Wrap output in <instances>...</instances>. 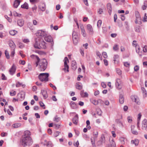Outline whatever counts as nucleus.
I'll list each match as a JSON object with an SVG mask.
<instances>
[{
    "label": "nucleus",
    "mask_w": 147,
    "mask_h": 147,
    "mask_svg": "<svg viewBox=\"0 0 147 147\" xmlns=\"http://www.w3.org/2000/svg\"><path fill=\"white\" fill-rule=\"evenodd\" d=\"M31 134L28 130L25 131L20 140V142L21 145L24 147L30 146L33 143V141L31 137Z\"/></svg>",
    "instance_id": "f257e3e1"
},
{
    "label": "nucleus",
    "mask_w": 147,
    "mask_h": 147,
    "mask_svg": "<svg viewBox=\"0 0 147 147\" xmlns=\"http://www.w3.org/2000/svg\"><path fill=\"white\" fill-rule=\"evenodd\" d=\"M34 47L37 49H45L46 48V43L44 41V39L39 40V39H36Z\"/></svg>",
    "instance_id": "f03ea898"
},
{
    "label": "nucleus",
    "mask_w": 147,
    "mask_h": 147,
    "mask_svg": "<svg viewBox=\"0 0 147 147\" xmlns=\"http://www.w3.org/2000/svg\"><path fill=\"white\" fill-rule=\"evenodd\" d=\"M47 34L46 31L42 30H38L36 33V35L38 37L36 39H39V40L44 39Z\"/></svg>",
    "instance_id": "7ed1b4c3"
},
{
    "label": "nucleus",
    "mask_w": 147,
    "mask_h": 147,
    "mask_svg": "<svg viewBox=\"0 0 147 147\" xmlns=\"http://www.w3.org/2000/svg\"><path fill=\"white\" fill-rule=\"evenodd\" d=\"M49 74L48 73H41L38 76V78L41 82H47L49 80Z\"/></svg>",
    "instance_id": "20e7f679"
},
{
    "label": "nucleus",
    "mask_w": 147,
    "mask_h": 147,
    "mask_svg": "<svg viewBox=\"0 0 147 147\" xmlns=\"http://www.w3.org/2000/svg\"><path fill=\"white\" fill-rule=\"evenodd\" d=\"M47 62L45 59H42L40 60L39 63L40 69L41 71H45L47 67Z\"/></svg>",
    "instance_id": "39448f33"
},
{
    "label": "nucleus",
    "mask_w": 147,
    "mask_h": 147,
    "mask_svg": "<svg viewBox=\"0 0 147 147\" xmlns=\"http://www.w3.org/2000/svg\"><path fill=\"white\" fill-rule=\"evenodd\" d=\"M72 40L74 45H76L78 43L79 40L78 32L73 31L72 34Z\"/></svg>",
    "instance_id": "423d86ee"
},
{
    "label": "nucleus",
    "mask_w": 147,
    "mask_h": 147,
    "mask_svg": "<svg viewBox=\"0 0 147 147\" xmlns=\"http://www.w3.org/2000/svg\"><path fill=\"white\" fill-rule=\"evenodd\" d=\"M105 142V136L103 134L101 135L100 138L99 140H98L96 142V145L98 146H102L103 143Z\"/></svg>",
    "instance_id": "0eeeda50"
},
{
    "label": "nucleus",
    "mask_w": 147,
    "mask_h": 147,
    "mask_svg": "<svg viewBox=\"0 0 147 147\" xmlns=\"http://www.w3.org/2000/svg\"><path fill=\"white\" fill-rule=\"evenodd\" d=\"M45 40L48 42H50L51 44V46L52 47L54 45V42L53 41L52 37L50 36L49 35L47 34V36L44 38Z\"/></svg>",
    "instance_id": "6e6552de"
},
{
    "label": "nucleus",
    "mask_w": 147,
    "mask_h": 147,
    "mask_svg": "<svg viewBox=\"0 0 147 147\" xmlns=\"http://www.w3.org/2000/svg\"><path fill=\"white\" fill-rule=\"evenodd\" d=\"M87 29L88 33L90 35H92L94 33V31L92 26L90 24H88L86 26Z\"/></svg>",
    "instance_id": "1a4fd4ad"
},
{
    "label": "nucleus",
    "mask_w": 147,
    "mask_h": 147,
    "mask_svg": "<svg viewBox=\"0 0 147 147\" xmlns=\"http://www.w3.org/2000/svg\"><path fill=\"white\" fill-rule=\"evenodd\" d=\"M64 68L63 69L64 70H65L66 69L67 72L69 71V66L67 64V62H69L68 59L67 57H65L64 60Z\"/></svg>",
    "instance_id": "9d476101"
},
{
    "label": "nucleus",
    "mask_w": 147,
    "mask_h": 147,
    "mask_svg": "<svg viewBox=\"0 0 147 147\" xmlns=\"http://www.w3.org/2000/svg\"><path fill=\"white\" fill-rule=\"evenodd\" d=\"M131 98L133 101L135 102L138 105L140 104L139 99L137 96L132 95L131 96Z\"/></svg>",
    "instance_id": "9b49d317"
},
{
    "label": "nucleus",
    "mask_w": 147,
    "mask_h": 147,
    "mask_svg": "<svg viewBox=\"0 0 147 147\" xmlns=\"http://www.w3.org/2000/svg\"><path fill=\"white\" fill-rule=\"evenodd\" d=\"M30 57L32 58L35 60L36 67H37L40 61V59L39 57L37 56L34 55H31Z\"/></svg>",
    "instance_id": "f8f14e48"
},
{
    "label": "nucleus",
    "mask_w": 147,
    "mask_h": 147,
    "mask_svg": "<svg viewBox=\"0 0 147 147\" xmlns=\"http://www.w3.org/2000/svg\"><path fill=\"white\" fill-rule=\"evenodd\" d=\"M115 85L116 87L118 89H120L121 88L122 86L121 84V80L120 79L118 78L117 79Z\"/></svg>",
    "instance_id": "ddd939ff"
},
{
    "label": "nucleus",
    "mask_w": 147,
    "mask_h": 147,
    "mask_svg": "<svg viewBox=\"0 0 147 147\" xmlns=\"http://www.w3.org/2000/svg\"><path fill=\"white\" fill-rule=\"evenodd\" d=\"M16 69L15 66L14 65H13L9 70L10 74L11 75H13L14 74L16 71Z\"/></svg>",
    "instance_id": "4468645a"
},
{
    "label": "nucleus",
    "mask_w": 147,
    "mask_h": 147,
    "mask_svg": "<svg viewBox=\"0 0 147 147\" xmlns=\"http://www.w3.org/2000/svg\"><path fill=\"white\" fill-rule=\"evenodd\" d=\"M8 42L9 45L11 48V49H15L16 46L13 42L12 40H10Z\"/></svg>",
    "instance_id": "2eb2a0df"
},
{
    "label": "nucleus",
    "mask_w": 147,
    "mask_h": 147,
    "mask_svg": "<svg viewBox=\"0 0 147 147\" xmlns=\"http://www.w3.org/2000/svg\"><path fill=\"white\" fill-rule=\"evenodd\" d=\"M142 129H143L146 130L147 131V120L144 119L142 122Z\"/></svg>",
    "instance_id": "dca6fc26"
},
{
    "label": "nucleus",
    "mask_w": 147,
    "mask_h": 147,
    "mask_svg": "<svg viewBox=\"0 0 147 147\" xmlns=\"http://www.w3.org/2000/svg\"><path fill=\"white\" fill-rule=\"evenodd\" d=\"M72 121L74 124L77 125L78 121V115L76 114L72 119Z\"/></svg>",
    "instance_id": "f3484780"
},
{
    "label": "nucleus",
    "mask_w": 147,
    "mask_h": 147,
    "mask_svg": "<svg viewBox=\"0 0 147 147\" xmlns=\"http://www.w3.org/2000/svg\"><path fill=\"white\" fill-rule=\"evenodd\" d=\"M69 105L71 108L73 109H77L78 108V105L77 104H76L73 101H71Z\"/></svg>",
    "instance_id": "a211bd4d"
},
{
    "label": "nucleus",
    "mask_w": 147,
    "mask_h": 147,
    "mask_svg": "<svg viewBox=\"0 0 147 147\" xmlns=\"http://www.w3.org/2000/svg\"><path fill=\"white\" fill-rule=\"evenodd\" d=\"M41 93L42 95L43 98L46 99L47 98L48 96L47 92L45 90H41Z\"/></svg>",
    "instance_id": "6ab92c4d"
},
{
    "label": "nucleus",
    "mask_w": 147,
    "mask_h": 147,
    "mask_svg": "<svg viewBox=\"0 0 147 147\" xmlns=\"http://www.w3.org/2000/svg\"><path fill=\"white\" fill-rule=\"evenodd\" d=\"M80 28L81 29V33L83 36L84 37H86V35L83 26L82 25H81L80 26Z\"/></svg>",
    "instance_id": "aec40b11"
},
{
    "label": "nucleus",
    "mask_w": 147,
    "mask_h": 147,
    "mask_svg": "<svg viewBox=\"0 0 147 147\" xmlns=\"http://www.w3.org/2000/svg\"><path fill=\"white\" fill-rule=\"evenodd\" d=\"M17 24L19 26L22 27L24 24V20L23 19L19 20L17 21Z\"/></svg>",
    "instance_id": "412c9836"
},
{
    "label": "nucleus",
    "mask_w": 147,
    "mask_h": 147,
    "mask_svg": "<svg viewBox=\"0 0 147 147\" xmlns=\"http://www.w3.org/2000/svg\"><path fill=\"white\" fill-rule=\"evenodd\" d=\"M107 9L108 10L109 13V15H111L112 9L111 8V5L110 3H108L107 5Z\"/></svg>",
    "instance_id": "4be33fe9"
},
{
    "label": "nucleus",
    "mask_w": 147,
    "mask_h": 147,
    "mask_svg": "<svg viewBox=\"0 0 147 147\" xmlns=\"http://www.w3.org/2000/svg\"><path fill=\"white\" fill-rule=\"evenodd\" d=\"M80 94L82 97H87L88 96V94L87 92H84V90H82L80 92Z\"/></svg>",
    "instance_id": "5701e85b"
},
{
    "label": "nucleus",
    "mask_w": 147,
    "mask_h": 147,
    "mask_svg": "<svg viewBox=\"0 0 147 147\" xmlns=\"http://www.w3.org/2000/svg\"><path fill=\"white\" fill-rule=\"evenodd\" d=\"M76 88L77 89L80 90L82 88V85L80 83H77L76 84Z\"/></svg>",
    "instance_id": "b1692460"
},
{
    "label": "nucleus",
    "mask_w": 147,
    "mask_h": 147,
    "mask_svg": "<svg viewBox=\"0 0 147 147\" xmlns=\"http://www.w3.org/2000/svg\"><path fill=\"white\" fill-rule=\"evenodd\" d=\"M98 135V132L97 131H94L93 133L92 138L94 140H96Z\"/></svg>",
    "instance_id": "393cba45"
},
{
    "label": "nucleus",
    "mask_w": 147,
    "mask_h": 147,
    "mask_svg": "<svg viewBox=\"0 0 147 147\" xmlns=\"http://www.w3.org/2000/svg\"><path fill=\"white\" fill-rule=\"evenodd\" d=\"M71 66L72 69L74 70H75L76 69L77 65L75 61H73L72 62Z\"/></svg>",
    "instance_id": "a878e982"
},
{
    "label": "nucleus",
    "mask_w": 147,
    "mask_h": 147,
    "mask_svg": "<svg viewBox=\"0 0 147 147\" xmlns=\"http://www.w3.org/2000/svg\"><path fill=\"white\" fill-rule=\"evenodd\" d=\"M119 102L121 104H122L124 102V99L122 95L120 94L119 95Z\"/></svg>",
    "instance_id": "bb28decb"
},
{
    "label": "nucleus",
    "mask_w": 147,
    "mask_h": 147,
    "mask_svg": "<svg viewBox=\"0 0 147 147\" xmlns=\"http://www.w3.org/2000/svg\"><path fill=\"white\" fill-rule=\"evenodd\" d=\"M131 143L132 144H134L136 146H137L138 144L139 141L137 139H135L134 140H132L131 141Z\"/></svg>",
    "instance_id": "cd10ccee"
},
{
    "label": "nucleus",
    "mask_w": 147,
    "mask_h": 147,
    "mask_svg": "<svg viewBox=\"0 0 147 147\" xmlns=\"http://www.w3.org/2000/svg\"><path fill=\"white\" fill-rule=\"evenodd\" d=\"M115 143L113 140H112L111 142H110V145L107 147H115Z\"/></svg>",
    "instance_id": "c85d7f7f"
},
{
    "label": "nucleus",
    "mask_w": 147,
    "mask_h": 147,
    "mask_svg": "<svg viewBox=\"0 0 147 147\" xmlns=\"http://www.w3.org/2000/svg\"><path fill=\"white\" fill-rule=\"evenodd\" d=\"M143 94V96L144 98L146 96V91L144 88L142 87L141 88Z\"/></svg>",
    "instance_id": "c756f323"
},
{
    "label": "nucleus",
    "mask_w": 147,
    "mask_h": 147,
    "mask_svg": "<svg viewBox=\"0 0 147 147\" xmlns=\"http://www.w3.org/2000/svg\"><path fill=\"white\" fill-rule=\"evenodd\" d=\"M20 3V1H15L13 4V6L16 8H17Z\"/></svg>",
    "instance_id": "7c9ffc66"
},
{
    "label": "nucleus",
    "mask_w": 147,
    "mask_h": 147,
    "mask_svg": "<svg viewBox=\"0 0 147 147\" xmlns=\"http://www.w3.org/2000/svg\"><path fill=\"white\" fill-rule=\"evenodd\" d=\"M17 33V31L14 30H11L9 31L10 34L12 36L15 35Z\"/></svg>",
    "instance_id": "2f4dec72"
},
{
    "label": "nucleus",
    "mask_w": 147,
    "mask_h": 147,
    "mask_svg": "<svg viewBox=\"0 0 147 147\" xmlns=\"http://www.w3.org/2000/svg\"><path fill=\"white\" fill-rule=\"evenodd\" d=\"M21 7L22 8L24 9H28V4L26 3H25L24 4L22 5Z\"/></svg>",
    "instance_id": "473e14b6"
},
{
    "label": "nucleus",
    "mask_w": 147,
    "mask_h": 147,
    "mask_svg": "<svg viewBox=\"0 0 147 147\" xmlns=\"http://www.w3.org/2000/svg\"><path fill=\"white\" fill-rule=\"evenodd\" d=\"M96 140H94V139H93L92 138H91V141L92 147H96V145L95 143V141Z\"/></svg>",
    "instance_id": "72a5a7b5"
},
{
    "label": "nucleus",
    "mask_w": 147,
    "mask_h": 147,
    "mask_svg": "<svg viewBox=\"0 0 147 147\" xmlns=\"http://www.w3.org/2000/svg\"><path fill=\"white\" fill-rule=\"evenodd\" d=\"M119 58V55H115L113 57V61L115 63L117 60V59Z\"/></svg>",
    "instance_id": "f704fd0d"
},
{
    "label": "nucleus",
    "mask_w": 147,
    "mask_h": 147,
    "mask_svg": "<svg viewBox=\"0 0 147 147\" xmlns=\"http://www.w3.org/2000/svg\"><path fill=\"white\" fill-rule=\"evenodd\" d=\"M125 138L123 137H121L119 139V141L121 142V144H124L125 143Z\"/></svg>",
    "instance_id": "c9c22d12"
},
{
    "label": "nucleus",
    "mask_w": 147,
    "mask_h": 147,
    "mask_svg": "<svg viewBox=\"0 0 147 147\" xmlns=\"http://www.w3.org/2000/svg\"><path fill=\"white\" fill-rule=\"evenodd\" d=\"M115 121L117 123L119 124L120 125L122 126L123 125L122 122L119 119H116Z\"/></svg>",
    "instance_id": "e433bc0d"
},
{
    "label": "nucleus",
    "mask_w": 147,
    "mask_h": 147,
    "mask_svg": "<svg viewBox=\"0 0 147 147\" xmlns=\"http://www.w3.org/2000/svg\"><path fill=\"white\" fill-rule=\"evenodd\" d=\"M96 53L97 56H98L101 60H102V56L100 53L98 51H96Z\"/></svg>",
    "instance_id": "4c0bfd02"
},
{
    "label": "nucleus",
    "mask_w": 147,
    "mask_h": 147,
    "mask_svg": "<svg viewBox=\"0 0 147 147\" xmlns=\"http://www.w3.org/2000/svg\"><path fill=\"white\" fill-rule=\"evenodd\" d=\"M135 16H136V18L137 19H141L140 14H139V12L138 11H136Z\"/></svg>",
    "instance_id": "58836bf2"
},
{
    "label": "nucleus",
    "mask_w": 147,
    "mask_h": 147,
    "mask_svg": "<svg viewBox=\"0 0 147 147\" xmlns=\"http://www.w3.org/2000/svg\"><path fill=\"white\" fill-rule=\"evenodd\" d=\"M15 53V49H11L10 56L11 57H13Z\"/></svg>",
    "instance_id": "ea45409f"
},
{
    "label": "nucleus",
    "mask_w": 147,
    "mask_h": 147,
    "mask_svg": "<svg viewBox=\"0 0 147 147\" xmlns=\"http://www.w3.org/2000/svg\"><path fill=\"white\" fill-rule=\"evenodd\" d=\"M21 125V124L20 123H17L13 124V126L14 128H17L20 127Z\"/></svg>",
    "instance_id": "a19ab883"
},
{
    "label": "nucleus",
    "mask_w": 147,
    "mask_h": 147,
    "mask_svg": "<svg viewBox=\"0 0 147 147\" xmlns=\"http://www.w3.org/2000/svg\"><path fill=\"white\" fill-rule=\"evenodd\" d=\"M124 65L126 67H129L130 66V64L127 62H123Z\"/></svg>",
    "instance_id": "79ce46f5"
},
{
    "label": "nucleus",
    "mask_w": 147,
    "mask_h": 147,
    "mask_svg": "<svg viewBox=\"0 0 147 147\" xmlns=\"http://www.w3.org/2000/svg\"><path fill=\"white\" fill-rule=\"evenodd\" d=\"M102 24V21L101 20H99L98 21L97 23V26L98 28L100 27Z\"/></svg>",
    "instance_id": "37998d69"
},
{
    "label": "nucleus",
    "mask_w": 147,
    "mask_h": 147,
    "mask_svg": "<svg viewBox=\"0 0 147 147\" xmlns=\"http://www.w3.org/2000/svg\"><path fill=\"white\" fill-rule=\"evenodd\" d=\"M5 53L7 58V59H9V55L8 51L7 50H6L5 51Z\"/></svg>",
    "instance_id": "c03bdc74"
},
{
    "label": "nucleus",
    "mask_w": 147,
    "mask_h": 147,
    "mask_svg": "<svg viewBox=\"0 0 147 147\" xmlns=\"http://www.w3.org/2000/svg\"><path fill=\"white\" fill-rule=\"evenodd\" d=\"M40 9L42 11H44L45 9V4H42V5L40 7Z\"/></svg>",
    "instance_id": "a18cd8bd"
},
{
    "label": "nucleus",
    "mask_w": 147,
    "mask_h": 147,
    "mask_svg": "<svg viewBox=\"0 0 147 147\" xmlns=\"http://www.w3.org/2000/svg\"><path fill=\"white\" fill-rule=\"evenodd\" d=\"M117 73L119 75H121V74L122 72L121 70L119 68L116 69Z\"/></svg>",
    "instance_id": "49530a36"
},
{
    "label": "nucleus",
    "mask_w": 147,
    "mask_h": 147,
    "mask_svg": "<svg viewBox=\"0 0 147 147\" xmlns=\"http://www.w3.org/2000/svg\"><path fill=\"white\" fill-rule=\"evenodd\" d=\"M99 100H94L92 102V103L94 104V105H97L98 104V101Z\"/></svg>",
    "instance_id": "de8ad7c7"
},
{
    "label": "nucleus",
    "mask_w": 147,
    "mask_h": 147,
    "mask_svg": "<svg viewBox=\"0 0 147 147\" xmlns=\"http://www.w3.org/2000/svg\"><path fill=\"white\" fill-rule=\"evenodd\" d=\"M13 15L15 16H21L20 14H18L17 12L15 11H13Z\"/></svg>",
    "instance_id": "09e8293b"
},
{
    "label": "nucleus",
    "mask_w": 147,
    "mask_h": 147,
    "mask_svg": "<svg viewBox=\"0 0 147 147\" xmlns=\"http://www.w3.org/2000/svg\"><path fill=\"white\" fill-rule=\"evenodd\" d=\"M16 92L15 91L12 90L10 93V95L11 96H14L16 94Z\"/></svg>",
    "instance_id": "8fccbe9b"
},
{
    "label": "nucleus",
    "mask_w": 147,
    "mask_h": 147,
    "mask_svg": "<svg viewBox=\"0 0 147 147\" xmlns=\"http://www.w3.org/2000/svg\"><path fill=\"white\" fill-rule=\"evenodd\" d=\"M5 18H6L8 20V21L9 22H11L12 21L11 19L10 18H9L7 16V15H5Z\"/></svg>",
    "instance_id": "3c124183"
},
{
    "label": "nucleus",
    "mask_w": 147,
    "mask_h": 147,
    "mask_svg": "<svg viewBox=\"0 0 147 147\" xmlns=\"http://www.w3.org/2000/svg\"><path fill=\"white\" fill-rule=\"evenodd\" d=\"M1 79L2 80H6L7 79V78L3 74H1Z\"/></svg>",
    "instance_id": "603ef678"
},
{
    "label": "nucleus",
    "mask_w": 147,
    "mask_h": 147,
    "mask_svg": "<svg viewBox=\"0 0 147 147\" xmlns=\"http://www.w3.org/2000/svg\"><path fill=\"white\" fill-rule=\"evenodd\" d=\"M136 40H134L133 42L132 45L135 46L136 48H137V46L138 45L136 43Z\"/></svg>",
    "instance_id": "864d4df0"
},
{
    "label": "nucleus",
    "mask_w": 147,
    "mask_h": 147,
    "mask_svg": "<svg viewBox=\"0 0 147 147\" xmlns=\"http://www.w3.org/2000/svg\"><path fill=\"white\" fill-rule=\"evenodd\" d=\"M113 49L115 51L118 50V45L116 44L113 47Z\"/></svg>",
    "instance_id": "5fc2aeb1"
},
{
    "label": "nucleus",
    "mask_w": 147,
    "mask_h": 147,
    "mask_svg": "<svg viewBox=\"0 0 147 147\" xmlns=\"http://www.w3.org/2000/svg\"><path fill=\"white\" fill-rule=\"evenodd\" d=\"M22 41L26 43H27L30 42V41L28 39H23Z\"/></svg>",
    "instance_id": "6e6d98bb"
},
{
    "label": "nucleus",
    "mask_w": 147,
    "mask_h": 147,
    "mask_svg": "<svg viewBox=\"0 0 147 147\" xmlns=\"http://www.w3.org/2000/svg\"><path fill=\"white\" fill-rule=\"evenodd\" d=\"M80 52L82 56H84V51L83 49H80Z\"/></svg>",
    "instance_id": "4d7b16f0"
},
{
    "label": "nucleus",
    "mask_w": 147,
    "mask_h": 147,
    "mask_svg": "<svg viewBox=\"0 0 147 147\" xmlns=\"http://www.w3.org/2000/svg\"><path fill=\"white\" fill-rule=\"evenodd\" d=\"M39 104H40V106L41 107H43V109H45V105L42 102H40Z\"/></svg>",
    "instance_id": "13d9d810"
},
{
    "label": "nucleus",
    "mask_w": 147,
    "mask_h": 147,
    "mask_svg": "<svg viewBox=\"0 0 147 147\" xmlns=\"http://www.w3.org/2000/svg\"><path fill=\"white\" fill-rule=\"evenodd\" d=\"M134 70L135 71H137L139 69V67L138 65H136L134 67Z\"/></svg>",
    "instance_id": "bf43d9fd"
},
{
    "label": "nucleus",
    "mask_w": 147,
    "mask_h": 147,
    "mask_svg": "<svg viewBox=\"0 0 147 147\" xmlns=\"http://www.w3.org/2000/svg\"><path fill=\"white\" fill-rule=\"evenodd\" d=\"M131 132L132 134L134 135H137L138 134V132L136 130H134L131 131Z\"/></svg>",
    "instance_id": "052dcab7"
},
{
    "label": "nucleus",
    "mask_w": 147,
    "mask_h": 147,
    "mask_svg": "<svg viewBox=\"0 0 147 147\" xmlns=\"http://www.w3.org/2000/svg\"><path fill=\"white\" fill-rule=\"evenodd\" d=\"M102 55L103 57L105 58H107V53L106 52H103L102 53Z\"/></svg>",
    "instance_id": "680f3d73"
},
{
    "label": "nucleus",
    "mask_w": 147,
    "mask_h": 147,
    "mask_svg": "<svg viewBox=\"0 0 147 147\" xmlns=\"http://www.w3.org/2000/svg\"><path fill=\"white\" fill-rule=\"evenodd\" d=\"M59 135V132L58 131H56L54 133V137H56L58 136Z\"/></svg>",
    "instance_id": "e2e57ef3"
},
{
    "label": "nucleus",
    "mask_w": 147,
    "mask_h": 147,
    "mask_svg": "<svg viewBox=\"0 0 147 147\" xmlns=\"http://www.w3.org/2000/svg\"><path fill=\"white\" fill-rule=\"evenodd\" d=\"M143 51L144 52H147V47L146 46H144L143 48Z\"/></svg>",
    "instance_id": "0e129e2a"
},
{
    "label": "nucleus",
    "mask_w": 147,
    "mask_h": 147,
    "mask_svg": "<svg viewBox=\"0 0 147 147\" xmlns=\"http://www.w3.org/2000/svg\"><path fill=\"white\" fill-rule=\"evenodd\" d=\"M136 48V51L137 53H139L140 51V48L138 45L137 46V48Z\"/></svg>",
    "instance_id": "69168bd1"
},
{
    "label": "nucleus",
    "mask_w": 147,
    "mask_h": 147,
    "mask_svg": "<svg viewBox=\"0 0 147 147\" xmlns=\"http://www.w3.org/2000/svg\"><path fill=\"white\" fill-rule=\"evenodd\" d=\"M128 121L129 123H131L132 121V118L130 117H127Z\"/></svg>",
    "instance_id": "338daca9"
},
{
    "label": "nucleus",
    "mask_w": 147,
    "mask_h": 147,
    "mask_svg": "<svg viewBox=\"0 0 147 147\" xmlns=\"http://www.w3.org/2000/svg\"><path fill=\"white\" fill-rule=\"evenodd\" d=\"M139 28H140L139 26L136 27L135 29V31L137 32H140V31Z\"/></svg>",
    "instance_id": "774afa93"
}]
</instances>
